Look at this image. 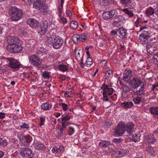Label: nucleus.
Wrapping results in <instances>:
<instances>
[{"instance_id":"1","label":"nucleus","mask_w":158,"mask_h":158,"mask_svg":"<svg viewBox=\"0 0 158 158\" xmlns=\"http://www.w3.org/2000/svg\"><path fill=\"white\" fill-rule=\"evenodd\" d=\"M10 18L13 21H17L20 19L23 16L22 10L16 7H11L9 11Z\"/></svg>"},{"instance_id":"2","label":"nucleus","mask_w":158,"mask_h":158,"mask_svg":"<svg viewBox=\"0 0 158 158\" xmlns=\"http://www.w3.org/2000/svg\"><path fill=\"white\" fill-rule=\"evenodd\" d=\"M101 89L103 90V99L106 101H109L108 95H111L113 92V89L109 85L105 84H103L101 86Z\"/></svg>"},{"instance_id":"3","label":"nucleus","mask_w":158,"mask_h":158,"mask_svg":"<svg viewBox=\"0 0 158 158\" xmlns=\"http://www.w3.org/2000/svg\"><path fill=\"white\" fill-rule=\"evenodd\" d=\"M154 13L158 18V3L154 4L152 7H150L147 8L145 12V14L147 16L151 18H152Z\"/></svg>"},{"instance_id":"4","label":"nucleus","mask_w":158,"mask_h":158,"mask_svg":"<svg viewBox=\"0 0 158 158\" xmlns=\"http://www.w3.org/2000/svg\"><path fill=\"white\" fill-rule=\"evenodd\" d=\"M29 62L33 65L38 66L42 63V60L35 54H31L28 57Z\"/></svg>"},{"instance_id":"5","label":"nucleus","mask_w":158,"mask_h":158,"mask_svg":"<svg viewBox=\"0 0 158 158\" xmlns=\"http://www.w3.org/2000/svg\"><path fill=\"white\" fill-rule=\"evenodd\" d=\"M8 66L11 69L14 70H18L21 64L19 60L12 58L7 59Z\"/></svg>"},{"instance_id":"6","label":"nucleus","mask_w":158,"mask_h":158,"mask_svg":"<svg viewBox=\"0 0 158 158\" xmlns=\"http://www.w3.org/2000/svg\"><path fill=\"white\" fill-rule=\"evenodd\" d=\"M19 44H15L12 45H8L6 47L7 50L13 53H18L22 51V47L18 45Z\"/></svg>"},{"instance_id":"7","label":"nucleus","mask_w":158,"mask_h":158,"mask_svg":"<svg viewBox=\"0 0 158 158\" xmlns=\"http://www.w3.org/2000/svg\"><path fill=\"white\" fill-rule=\"evenodd\" d=\"M32 151L29 148L21 149L20 153L23 158H32L33 157Z\"/></svg>"},{"instance_id":"8","label":"nucleus","mask_w":158,"mask_h":158,"mask_svg":"<svg viewBox=\"0 0 158 158\" xmlns=\"http://www.w3.org/2000/svg\"><path fill=\"white\" fill-rule=\"evenodd\" d=\"M115 134L117 135H121L123 134H127L125 128V124L123 122H121L118 124L116 127V130L114 131Z\"/></svg>"},{"instance_id":"9","label":"nucleus","mask_w":158,"mask_h":158,"mask_svg":"<svg viewBox=\"0 0 158 158\" xmlns=\"http://www.w3.org/2000/svg\"><path fill=\"white\" fill-rule=\"evenodd\" d=\"M113 19L112 25L114 27H117L122 24L124 20V18L122 15H119L115 16L113 18Z\"/></svg>"},{"instance_id":"10","label":"nucleus","mask_w":158,"mask_h":158,"mask_svg":"<svg viewBox=\"0 0 158 158\" xmlns=\"http://www.w3.org/2000/svg\"><path fill=\"white\" fill-rule=\"evenodd\" d=\"M118 14L117 11L114 10H111L107 11H104L102 13V17L104 19L108 20Z\"/></svg>"},{"instance_id":"11","label":"nucleus","mask_w":158,"mask_h":158,"mask_svg":"<svg viewBox=\"0 0 158 158\" xmlns=\"http://www.w3.org/2000/svg\"><path fill=\"white\" fill-rule=\"evenodd\" d=\"M151 28L148 25L142 26L140 27V31H142V34L148 35L149 37L152 36L153 33L151 31Z\"/></svg>"},{"instance_id":"12","label":"nucleus","mask_w":158,"mask_h":158,"mask_svg":"<svg viewBox=\"0 0 158 158\" xmlns=\"http://www.w3.org/2000/svg\"><path fill=\"white\" fill-rule=\"evenodd\" d=\"M32 138L29 135L22 136L19 139L22 145L26 146L29 145L30 143L32 140Z\"/></svg>"},{"instance_id":"13","label":"nucleus","mask_w":158,"mask_h":158,"mask_svg":"<svg viewBox=\"0 0 158 158\" xmlns=\"http://www.w3.org/2000/svg\"><path fill=\"white\" fill-rule=\"evenodd\" d=\"M48 25V23L46 21L42 22L38 29V33L40 35H44L47 30Z\"/></svg>"},{"instance_id":"14","label":"nucleus","mask_w":158,"mask_h":158,"mask_svg":"<svg viewBox=\"0 0 158 158\" xmlns=\"http://www.w3.org/2000/svg\"><path fill=\"white\" fill-rule=\"evenodd\" d=\"M134 124L131 122L128 123L126 125H125V128L127 136H131L133 134V130L134 127Z\"/></svg>"},{"instance_id":"15","label":"nucleus","mask_w":158,"mask_h":158,"mask_svg":"<svg viewBox=\"0 0 158 158\" xmlns=\"http://www.w3.org/2000/svg\"><path fill=\"white\" fill-rule=\"evenodd\" d=\"M63 40L62 38L58 37L54 39L52 45L54 48L55 49L59 48L63 43Z\"/></svg>"},{"instance_id":"16","label":"nucleus","mask_w":158,"mask_h":158,"mask_svg":"<svg viewBox=\"0 0 158 158\" xmlns=\"http://www.w3.org/2000/svg\"><path fill=\"white\" fill-rule=\"evenodd\" d=\"M46 0H37L36 2L34 3L33 6L36 9H44L46 6Z\"/></svg>"},{"instance_id":"17","label":"nucleus","mask_w":158,"mask_h":158,"mask_svg":"<svg viewBox=\"0 0 158 158\" xmlns=\"http://www.w3.org/2000/svg\"><path fill=\"white\" fill-rule=\"evenodd\" d=\"M7 43L8 45H12L15 44H19L20 40L18 37L9 36L7 37Z\"/></svg>"},{"instance_id":"18","label":"nucleus","mask_w":158,"mask_h":158,"mask_svg":"<svg viewBox=\"0 0 158 158\" xmlns=\"http://www.w3.org/2000/svg\"><path fill=\"white\" fill-rule=\"evenodd\" d=\"M64 150V146L60 145L58 148L56 147H53L52 149V152L53 153L61 155L63 153Z\"/></svg>"},{"instance_id":"19","label":"nucleus","mask_w":158,"mask_h":158,"mask_svg":"<svg viewBox=\"0 0 158 158\" xmlns=\"http://www.w3.org/2000/svg\"><path fill=\"white\" fill-rule=\"evenodd\" d=\"M27 23L32 28H35L38 26L39 22L35 19L29 18L27 20Z\"/></svg>"},{"instance_id":"20","label":"nucleus","mask_w":158,"mask_h":158,"mask_svg":"<svg viewBox=\"0 0 158 158\" xmlns=\"http://www.w3.org/2000/svg\"><path fill=\"white\" fill-rule=\"evenodd\" d=\"M129 84L135 86V88L138 87L142 83V81L139 78H134L129 82Z\"/></svg>"},{"instance_id":"21","label":"nucleus","mask_w":158,"mask_h":158,"mask_svg":"<svg viewBox=\"0 0 158 158\" xmlns=\"http://www.w3.org/2000/svg\"><path fill=\"white\" fill-rule=\"evenodd\" d=\"M118 35L121 39L127 38V30L123 28L120 27L118 29Z\"/></svg>"},{"instance_id":"22","label":"nucleus","mask_w":158,"mask_h":158,"mask_svg":"<svg viewBox=\"0 0 158 158\" xmlns=\"http://www.w3.org/2000/svg\"><path fill=\"white\" fill-rule=\"evenodd\" d=\"M132 76V72L130 70L126 69L124 71L123 79L125 81H127Z\"/></svg>"},{"instance_id":"23","label":"nucleus","mask_w":158,"mask_h":158,"mask_svg":"<svg viewBox=\"0 0 158 158\" xmlns=\"http://www.w3.org/2000/svg\"><path fill=\"white\" fill-rule=\"evenodd\" d=\"M148 38H149L148 35L141 34L139 36V41L142 44H146L148 42Z\"/></svg>"},{"instance_id":"24","label":"nucleus","mask_w":158,"mask_h":158,"mask_svg":"<svg viewBox=\"0 0 158 158\" xmlns=\"http://www.w3.org/2000/svg\"><path fill=\"white\" fill-rule=\"evenodd\" d=\"M145 140L150 143H152L155 142L156 139L152 134H148L145 136Z\"/></svg>"},{"instance_id":"25","label":"nucleus","mask_w":158,"mask_h":158,"mask_svg":"<svg viewBox=\"0 0 158 158\" xmlns=\"http://www.w3.org/2000/svg\"><path fill=\"white\" fill-rule=\"evenodd\" d=\"M133 103L132 101L126 102L121 104L122 107L125 109L130 108L133 106Z\"/></svg>"},{"instance_id":"26","label":"nucleus","mask_w":158,"mask_h":158,"mask_svg":"<svg viewBox=\"0 0 158 158\" xmlns=\"http://www.w3.org/2000/svg\"><path fill=\"white\" fill-rule=\"evenodd\" d=\"M116 154L118 155V157H121L125 155H127L128 152L127 150L125 149H118V151L116 152Z\"/></svg>"},{"instance_id":"27","label":"nucleus","mask_w":158,"mask_h":158,"mask_svg":"<svg viewBox=\"0 0 158 158\" xmlns=\"http://www.w3.org/2000/svg\"><path fill=\"white\" fill-rule=\"evenodd\" d=\"M46 50L42 46L37 48L36 53L39 56H42L46 54Z\"/></svg>"},{"instance_id":"28","label":"nucleus","mask_w":158,"mask_h":158,"mask_svg":"<svg viewBox=\"0 0 158 158\" xmlns=\"http://www.w3.org/2000/svg\"><path fill=\"white\" fill-rule=\"evenodd\" d=\"M120 3L126 7L131 6L132 4L131 0H120Z\"/></svg>"},{"instance_id":"29","label":"nucleus","mask_w":158,"mask_h":158,"mask_svg":"<svg viewBox=\"0 0 158 158\" xmlns=\"http://www.w3.org/2000/svg\"><path fill=\"white\" fill-rule=\"evenodd\" d=\"M144 90L143 86L138 87L135 88L134 92L139 95H142L143 94V92Z\"/></svg>"},{"instance_id":"30","label":"nucleus","mask_w":158,"mask_h":158,"mask_svg":"<svg viewBox=\"0 0 158 158\" xmlns=\"http://www.w3.org/2000/svg\"><path fill=\"white\" fill-rule=\"evenodd\" d=\"M52 107L51 104H49L48 102H45L41 106V108L44 110H49Z\"/></svg>"},{"instance_id":"31","label":"nucleus","mask_w":158,"mask_h":158,"mask_svg":"<svg viewBox=\"0 0 158 158\" xmlns=\"http://www.w3.org/2000/svg\"><path fill=\"white\" fill-rule=\"evenodd\" d=\"M121 10L123 12L127 14L129 17H132L134 15L132 11L128 10V9H123Z\"/></svg>"},{"instance_id":"32","label":"nucleus","mask_w":158,"mask_h":158,"mask_svg":"<svg viewBox=\"0 0 158 158\" xmlns=\"http://www.w3.org/2000/svg\"><path fill=\"white\" fill-rule=\"evenodd\" d=\"M142 100V97L137 96L133 99V101L135 104L139 105L141 102Z\"/></svg>"},{"instance_id":"33","label":"nucleus","mask_w":158,"mask_h":158,"mask_svg":"<svg viewBox=\"0 0 158 158\" xmlns=\"http://www.w3.org/2000/svg\"><path fill=\"white\" fill-rule=\"evenodd\" d=\"M110 142L107 140H102L98 143V145L102 147H106L110 144Z\"/></svg>"},{"instance_id":"34","label":"nucleus","mask_w":158,"mask_h":158,"mask_svg":"<svg viewBox=\"0 0 158 158\" xmlns=\"http://www.w3.org/2000/svg\"><path fill=\"white\" fill-rule=\"evenodd\" d=\"M146 50L147 52L150 54H152L154 52L153 48L151 45L148 44L147 45Z\"/></svg>"},{"instance_id":"35","label":"nucleus","mask_w":158,"mask_h":158,"mask_svg":"<svg viewBox=\"0 0 158 158\" xmlns=\"http://www.w3.org/2000/svg\"><path fill=\"white\" fill-rule=\"evenodd\" d=\"M55 39L54 37H51L50 35L49 36H47L45 39V41L48 44H50L51 45L53 44L54 39Z\"/></svg>"},{"instance_id":"36","label":"nucleus","mask_w":158,"mask_h":158,"mask_svg":"<svg viewBox=\"0 0 158 158\" xmlns=\"http://www.w3.org/2000/svg\"><path fill=\"white\" fill-rule=\"evenodd\" d=\"M146 151L150 156H152L154 153V150L152 147H147L146 148Z\"/></svg>"},{"instance_id":"37","label":"nucleus","mask_w":158,"mask_h":158,"mask_svg":"<svg viewBox=\"0 0 158 158\" xmlns=\"http://www.w3.org/2000/svg\"><path fill=\"white\" fill-rule=\"evenodd\" d=\"M80 36L79 35L74 34L72 37V39L73 41L75 43H78V42L80 41Z\"/></svg>"},{"instance_id":"38","label":"nucleus","mask_w":158,"mask_h":158,"mask_svg":"<svg viewBox=\"0 0 158 158\" xmlns=\"http://www.w3.org/2000/svg\"><path fill=\"white\" fill-rule=\"evenodd\" d=\"M112 124V123L110 121H106L103 123L102 126L104 128H107L110 127Z\"/></svg>"},{"instance_id":"39","label":"nucleus","mask_w":158,"mask_h":158,"mask_svg":"<svg viewBox=\"0 0 158 158\" xmlns=\"http://www.w3.org/2000/svg\"><path fill=\"white\" fill-rule=\"evenodd\" d=\"M150 111L152 114L158 115V107H151L150 109Z\"/></svg>"},{"instance_id":"40","label":"nucleus","mask_w":158,"mask_h":158,"mask_svg":"<svg viewBox=\"0 0 158 158\" xmlns=\"http://www.w3.org/2000/svg\"><path fill=\"white\" fill-rule=\"evenodd\" d=\"M58 68L60 70L63 72H65L68 70V68L67 66L64 64H59Z\"/></svg>"},{"instance_id":"41","label":"nucleus","mask_w":158,"mask_h":158,"mask_svg":"<svg viewBox=\"0 0 158 158\" xmlns=\"http://www.w3.org/2000/svg\"><path fill=\"white\" fill-rule=\"evenodd\" d=\"M78 27V23L77 22L73 21L71 22L70 24V27L73 29H76Z\"/></svg>"},{"instance_id":"42","label":"nucleus","mask_w":158,"mask_h":158,"mask_svg":"<svg viewBox=\"0 0 158 158\" xmlns=\"http://www.w3.org/2000/svg\"><path fill=\"white\" fill-rule=\"evenodd\" d=\"M93 64L92 60L90 58L88 57L86 60L85 64L87 67H90Z\"/></svg>"},{"instance_id":"43","label":"nucleus","mask_w":158,"mask_h":158,"mask_svg":"<svg viewBox=\"0 0 158 158\" xmlns=\"http://www.w3.org/2000/svg\"><path fill=\"white\" fill-rule=\"evenodd\" d=\"M105 76L106 78V79L111 77L112 76V71L111 70H108L106 73Z\"/></svg>"},{"instance_id":"44","label":"nucleus","mask_w":158,"mask_h":158,"mask_svg":"<svg viewBox=\"0 0 158 158\" xmlns=\"http://www.w3.org/2000/svg\"><path fill=\"white\" fill-rule=\"evenodd\" d=\"M71 118V116L69 115L66 114L65 115L62 116L61 119L62 121L65 122L69 120Z\"/></svg>"},{"instance_id":"45","label":"nucleus","mask_w":158,"mask_h":158,"mask_svg":"<svg viewBox=\"0 0 158 158\" xmlns=\"http://www.w3.org/2000/svg\"><path fill=\"white\" fill-rule=\"evenodd\" d=\"M132 137H130V138L132 140V141L136 142H138L139 140V137L137 135H131V136Z\"/></svg>"},{"instance_id":"46","label":"nucleus","mask_w":158,"mask_h":158,"mask_svg":"<svg viewBox=\"0 0 158 158\" xmlns=\"http://www.w3.org/2000/svg\"><path fill=\"white\" fill-rule=\"evenodd\" d=\"M19 127L22 129H28L29 128V126L28 124L25 123H20Z\"/></svg>"},{"instance_id":"47","label":"nucleus","mask_w":158,"mask_h":158,"mask_svg":"<svg viewBox=\"0 0 158 158\" xmlns=\"http://www.w3.org/2000/svg\"><path fill=\"white\" fill-rule=\"evenodd\" d=\"M121 89L124 92H127L130 90V88L127 85H123L122 86Z\"/></svg>"},{"instance_id":"48","label":"nucleus","mask_w":158,"mask_h":158,"mask_svg":"<svg viewBox=\"0 0 158 158\" xmlns=\"http://www.w3.org/2000/svg\"><path fill=\"white\" fill-rule=\"evenodd\" d=\"M74 132L75 130L73 127H69L68 133L69 135L71 136L74 133Z\"/></svg>"},{"instance_id":"49","label":"nucleus","mask_w":158,"mask_h":158,"mask_svg":"<svg viewBox=\"0 0 158 158\" xmlns=\"http://www.w3.org/2000/svg\"><path fill=\"white\" fill-rule=\"evenodd\" d=\"M44 147V145L41 143L35 145V148L36 150H41L43 149Z\"/></svg>"},{"instance_id":"50","label":"nucleus","mask_w":158,"mask_h":158,"mask_svg":"<svg viewBox=\"0 0 158 158\" xmlns=\"http://www.w3.org/2000/svg\"><path fill=\"white\" fill-rule=\"evenodd\" d=\"M60 106L62 107L63 110L64 111L67 110L68 109V105L64 103H62L60 104Z\"/></svg>"},{"instance_id":"51","label":"nucleus","mask_w":158,"mask_h":158,"mask_svg":"<svg viewBox=\"0 0 158 158\" xmlns=\"http://www.w3.org/2000/svg\"><path fill=\"white\" fill-rule=\"evenodd\" d=\"M49 73L48 72L44 71L42 75L44 78L48 79L50 77Z\"/></svg>"},{"instance_id":"52","label":"nucleus","mask_w":158,"mask_h":158,"mask_svg":"<svg viewBox=\"0 0 158 158\" xmlns=\"http://www.w3.org/2000/svg\"><path fill=\"white\" fill-rule=\"evenodd\" d=\"M40 127L44 125V122L45 121V117H40Z\"/></svg>"},{"instance_id":"53","label":"nucleus","mask_w":158,"mask_h":158,"mask_svg":"<svg viewBox=\"0 0 158 158\" xmlns=\"http://www.w3.org/2000/svg\"><path fill=\"white\" fill-rule=\"evenodd\" d=\"M81 39L82 41H84L86 39V35L84 33L81 34Z\"/></svg>"},{"instance_id":"54","label":"nucleus","mask_w":158,"mask_h":158,"mask_svg":"<svg viewBox=\"0 0 158 158\" xmlns=\"http://www.w3.org/2000/svg\"><path fill=\"white\" fill-rule=\"evenodd\" d=\"M123 140L121 139L115 138L113 140V142L114 143H121Z\"/></svg>"},{"instance_id":"55","label":"nucleus","mask_w":158,"mask_h":158,"mask_svg":"<svg viewBox=\"0 0 158 158\" xmlns=\"http://www.w3.org/2000/svg\"><path fill=\"white\" fill-rule=\"evenodd\" d=\"M156 87H158V83L156 82L152 86L151 89L153 91L155 90L156 89H157L156 88Z\"/></svg>"},{"instance_id":"56","label":"nucleus","mask_w":158,"mask_h":158,"mask_svg":"<svg viewBox=\"0 0 158 158\" xmlns=\"http://www.w3.org/2000/svg\"><path fill=\"white\" fill-rule=\"evenodd\" d=\"M8 142L7 140L6 139H4L3 140L1 143V145H2L3 147H5L6 146L8 143Z\"/></svg>"},{"instance_id":"57","label":"nucleus","mask_w":158,"mask_h":158,"mask_svg":"<svg viewBox=\"0 0 158 158\" xmlns=\"http://www.w3.org/2000/svg\"><path fill=\"white\" fill-rule=\"evenodd\" d=\"M61 124L62 127L65 129L67 126L70 124V123L66 122H62Z\"/></svg>"},{"instance_id":"58","label":"nucleus","mask_w":158,"mask_h":158,"mask_svg":"<svg viewBox=\"0 0 158 158\" xmlns=\"http://www.w3.org/2000/svg\"><path fill=\"white\" fill-rule=\"evenodd\" d=\"M153 59L154 62L158 63V53L154 55Z\"/></svg>"},{"instance_id":"59","label":"nucleus","mask_w":158,"mask_h":158,"mask_svg":"<svg viewBox=\"0 0 158 158\" xmlns=\"http://www.w3.org/2000/svg\"><path fill=\"white\" fill-rule=\"evenodd\" d=\"M118 29H117L116 31L113 30L112 31L110 32V34L112 35H118Z\"/></svg>"},{"instance_id":"60","label":"nucleus","mask_w":158,"mask_h":158,"mask_svg":"<svg viewBox=\"0 0 158 158\" xmlns=\"http://www.w3.org/2000/svg\"><path fill=\"white\" fill-rule=\"evenodd\" d=\"M60 18L64 24H66L67 23V20L65 18L62 16Z\"/></svg>"},{"instance_id":"61","label":"nucleus","mask_w":158,"mask_h":158,"mask_svg":"<svg viewBox=\"0 0 158 158\" xmlns=\"http://www.w3.org/2000/svg\"><path fill=\"white\" fill-rule=\"evenodd\" d=\"M66 15L69 17L72 16V13L69 10H66L65 11Z\"/></svg>"},{"instance_id":"62","label":"nucleus","mask_w":158,"mask_h":158,"mask_svg":"<svg viewBox=\"0 0 158 158\" xmlns=\"http://www.w3.org/2000/svg\"><path fill=\"white\" fill-rule=\"evenodd\" d=\"M67 94L68 97H71V91L70 90L67 91L65 92L64 95Z\"/></svg>"},{"instance_id":"63","label":"nucleus","mask_w":158,"mask_h":158,"mask_svg":"<svg viewBox=\"0 0 158 158\" xmlns=\"http://www.w3.org/2000/svg\"><path fill=\"white\" fill-rule=\"evenodd\" d=\"M74 51L75 52V54L76 57H79L80 56V53L78 50H76V49H75Z\"/></svg>"},{"instance_id":"64","label":"nucleus","mask_w":158,"mask_h":158,"mask_svg":"<svg viewBox=\"0 0 158 158\" xmlns=\"http://www.w3.org/2000/svg\"><path fill=\"white\" fill-rule=\"evenodd\" d=\"M60 3V6L61 8V9H62L63 6V4L64 3V0H60V1H59Z\"/></svg>"}]
</instances>
